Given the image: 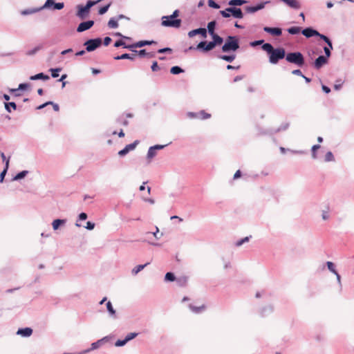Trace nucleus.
<instances>
[{
  "instance_id": "nucleus-34",
  "label": "nucleus",
  "mask_w": 354,
  "mask_h": 354,
  "mask_svg": "<svg viewBox=\"0 0 354 354\" xmlns=\"http://www.w3.org/2000/svg\"><path fill=\"white\" fill-rule=\"evenodd\" d=\"M42 48H43V46L41 44L38 45V46H35L34 48L26 51V55L28 56H32V55H35Z\"/></svg>"
},
{
  "instance_id": "nucleus-52",
  "label": "nucleus",
  "mask_w": 354,
  "mask_h": 354,
  "mask_svg": "<svg viewBox=\"0 0 354 354\" xmlns=\"http://www.w3.org/2000/svg\"><path fill=\"white\" fill-rule=\"evenodd\" d=\"M138 335V333H130L126 335L124 339H126L127 342H128L132 340L133 339H134L135 337H136Z\"/></svg>"
},
{
  "instance_id": "nucleus-41",
  "label": "nucleus",
  "mask_w": 354,
  "mask_h": 354,
  "mask_svg": "<svg viewBox=\"0 0 354 354\" xmlns=\"http://www.w3.org/2000/svg\"><path fill=\"white\" fill-rule=\"evenodd\" d=\"M149 264V263H147L144 265H138V266H136L131 271L132 274L134 275L137 274L139 272H140L142 270H143L145 268V267H146Z\"/></svg>"
},
{
  "instance_id": "nucleus-56",
  "label": "nucleus",
  "mask_w": 354,
  "mask_h": 354,
  "mask_svg": "<svg viewBox=\"0 0 354 354\" xmlns=\"http://www.w3.org/2000/svg\"><path fill=\"white\" fill-rule=\"evenodd\" d=\"M127 343V342L125 339H118L115 342V346H117V347H121V346H124Z\"/></svg>"
},
{
  "instance_id": "nucleus-22",
  "label": "nucleus",
  "mask_w": 354,
  "mask_h": 354,
  "mask_svg": "<svg viewBox=\"0 0 354 354\" xmlns=\"http://www.w3.org/2000/svg\"><path fill=\"white\" fill-rule=\"evenodd\" d=\"M136 58V54H129V53H124L121 55H118L114 57V59L115 60H120V59H130V60H134Z\"/></svg>"
},
{
  "instance_id": "nucleus-61",
  "label": "nucleus",
  "mask_w": 354,
  "mask_h": 354,
  "mask_svg": "<svg viewBox=\"0 0 354 354\" xmlns=\"http://www.w3.org/2000/svg\"><path fill=\"white\" fill-rule=\"evenodd\" d=\"M139 48L138 45V42H136L132 44H127L125 46V48L129 49L131 51L135 50L134 48Z\"/></svg>"
},
{
  "instance_id": "nucleus-40",
  "label": "nucleus",
  "mask_w": 354,
  "mask_h": 354,
  "mask_svg": "<svg viewBox=\"0 0 354 354\" xmlns=\"http://www.w3.org/2000/svg\"><path fill=\"white\" fill-rule=\"evenodd\" d=\"M118 21L115 17L111 18L108 22V26L110 28H117L118 27Z\"/></svg>"
},
{
  "instance_id": "nucleus-37",
  "label": "nucleus",
  "mask_w": 354,
  "mask_h": 354,
  "mask_svg": "<svg viewBox=\"0 0 354 354\" xmlns=\"http://www.w3.org/2000/svg\"><path fill=\"white\" fill-rule=\"evenodd\" d=\"M287 31L290 35H297V34H299L300 32H301V28L299 26H292V27L288 28L287 29Z\"/></svg>"
},
{
  "instance_id": "nucleus-29",
  "label": "nucleus",
  "mask_w": 354,
  "mask_h": 354,
  "mask_svg": "<svg viewBox=\"0 0 354 354\" xmlns=\"http://www.w3.org/2000/svg\"><path fill=\"white\" fill-rule=\"evenodd\" d=\"M216 21H212L207 24V31L209 35H212L215 33V28H216Z\"/></svg>"
},
{
  "instance_id": "nucleus-17",
  "label": "nucleus",
  "mask_w": 354,
  "mask_h": 354,
  "mask_svg": "<svg viewBox=\"0 0 354 354\" xmlns=\"http://www.w3.org/2000/svg\"><path fill=\"white\" fill-rule=\"evenodd\" d=\"M283 3H284L289 8L294 10H299L301 8V6L299 1L297 0H280Z\"/></svg>"
},
{
  "instance_id": "nucleus-53",
  "label": "nucleus",
  "mask_w": 354,
  "mask_h": 354,
  "mask_svg": "<svg viewBox=\"0 0 354 354\" xmlns=\"http://www.w3.org/2000/svg\"><path fill=\"white\" fill-rule=\"evenodd\" d=\"M102 0H97V1H92V0H88L87 1L85 6L87 7L90 10H91V8L95 6V4H97V3H99L100 1H101Z\"/></svg>"
},
{
  "instance_id": "nucleus-12",
  "label": "nucleus",
  "mask_w": 354,
  "mask_h": 354,
  "mask_svg": "<svg viewBox=\"0 0 354 354\" xmlns=\"http://www.w3.org/2000/svg\"><path fill=\"white\" fill-rule=\"evenodd\" d=\"M301 33L307 38L312 37H319L321 39V37L323 35V34L319 33L317 30L313 29L311 27H308L303 29L301 30Z\"/></svg>"
},
{
  "instance_id": "nucleus-4",
  "label": "nucleus",
  "mask_w": 354,
  "mask_h": 354,
  "mask_svg": "<svg viewBox=\"0 0 354 354\" xmlns=\"http://www.w3.org/2000/svg\"><path fill=\"white\" fill-rule=\"evenodd\" d=\"M220 14L224 18H228L231 15L236 19H242L243 13L241 8L236 7H228L224 10H221Z\"/></svg>"
},
{
  "instance_id": "nucleus-16",
  "label": "nucleus",
  "mask_w": 354,
  "mask_h": 354,
  "mask_svg": "<svg viewBox=\"0 0 354 354\" xmlns=\"http://www.w3.org/2000/svg\"><path fill=\"white\" fill-rule=\"evenodd\" d=\"M268 2L266 1V2H262V3H258L257 4L256 6H247L245 7V11L248 12V13H254L255 12H257L263 8H264L266 4Z\"/></svg>"
},
{
  "instance_id": "nucleus-42",
  "label": "nucleus",
  "mask_w": 354,
  "mask_h": 354,
  "mask_svg": "<svg viewBox=\"0 0 354 354\" xmlns=\"http://www.w3.org/2000/svg\"><path fill=\"white\" fill-rule=\"evenodd\" d=\"M183 69L181 68L180 66H172L170 69V72L171 73L174 74V75H178L181 73H183Z\"/></svg>"
},
{
  "instance_id": "nucleus-10",
  "label": "nucleus",
  "mask_w": 354,
  "mask_h": 354,
  "mask_svg": "<svg viewBox=\"0 0 354 354\" xmlns=\"http://www.w3.org/2000/svg\"><path fill=\"white\" fill-rule=\"evenodd\" d=\"M77 13L76 16L80 18V19H86L90 12V10L83 5H77Z\"/></svg>"
},
{
  "instance_id": "nucleus-27",
  "label": "nucleus",
  "mask_w": 354,
  "mask_h": 354,
  "mask_svg": "<svg viewBox=\"0 0 354 354\" xmlns=\"http://www.w3.org/2000/svg\"><path fill=\"white\" fill-rule=\"evenodd\" d=\"M189 308L192 312L198 314L204 310L206 308V306L205 305H202L201 306H195L193 304H190L189 305Z\"/></svg>"
},
{
  "instance_id": "nucleus-45",
  "label": "nucleus",
  "mask_w": 354,
  "mask_h": 354,
  "mask_svg": "<svg viewBox=\"0 0 354 354\" xmlns=\"http://www.w3.org/2000/svg\"><path fill=\"white\" fill-rule=\"evenodd\" d=\"M49 71L51 73V76L53 78H57L59 77V73L62 71V68H50Z\"/></svg>"
},
{
  "instance_id": "nucleus-7",
  "label": "nucleus",
  "mask_w": 354,
  "mask_h": 354,
  "mask_svg": "<svg viewBox=\"0 0 354 354\" xmlns=\"http://www.w3.org/2000/svg\"><path fill=\"white\" fill-rule=\"evenodd\" d=\"M64 7L63 2L56 3L55 0H46L45 3L41 6L42 10L44 9H52L60 10Z\"/></svg>"
},
{
  "instance_id": "nucleus-19",
  "label": "nucleus",
  "mask_w": 354,
  "mask_h": 354,
  "mask_svg": "<svg viewBox=\"0 0 354 354\" xmlns=\"http://www.w3.org/2000/svg\"><path fill=\"white\" fill-rule=\"evenodd\" d=\"M263 30L266 32H268L274 36H280L282 34L281 28H278V27L272 28V27L266 26L263 28Z\"/></svg>"
},
{
  "instance_id": "nucleus-51",
  "label": "nucleus",
  "mask_w": 354,
  "mask_h": 354,
  "mask_svg": "<svg viewBox=\"0 0 354 354\" xmlns=\"http://www.w3.org/2000/svg\"><path fill=\"white\" fill-rule=\"evenodd\" d=\"M110 6H111V3H109L107 5H105L104 6L101 7L98 10V14L100 15L105 14L108 11Z\"/></svg>"
},
{
  "instance_id": "nucleus-21",
  "label": "nucleus",
  "mask_w": 354,
  "mask_h": 354,
  "mask_svg": "<svg viewBox=\"0 0 354 354\" xmlns=\"http://www.w3.org/2000/svg\"><path fill=\"white\" fill-rule=\"evenodd\" d=\"M41 10H42L41 7L27 8V9L21 10V15H24V16L33 15L35 13L39 12Z\"/></svg>"
},
{
  "instance_id": "nucleus-24",
  "label": "nucleus",
  "mask_w": 354,
  "mask_h": 354,
  "mask_svg": "<svg viewBox=\"0 0 354 354\" xmlns=\"http://www.w3.org/2000/svg\"><path fill=\"white\" fill-rule=\"evenodd\" d=\"M107 311L109 313V316L113 319L117 317L115 310L113 308V305L111 301H108L106 304Z\"/></svg>"
},
{
  "instance_id": "nucleus-20",
  "label": "nucleus",
  "mask_w": 354,
  "mask_h": 354,
  "mask_svg": "<svg viewBox=\"0 0 354 354\" xmlns=\"http://www.w3.org/2000/svg\"><path fill=\"white\" fill-rule=\"evenodd\" d=\"M32 333V329L29 327L19 328L17 334L22 337H30Z\"/></svg>"
},
{
  "instance_id": "nucleus-44",
  "label": "nucleus",
  "mask_w": 354,
  "mask_h": 354,
  "mask_svg": "<svg viewBox=\"0 0 354 354\" xmlns=\"http://www.w3.org/2000/svg\"><path fill=\"white\" fill-rule=\"evenodd\" d=\"M165 280L167 281H174L176 280V277L173 272H168L165 276Z\"/></svg>"
},
{
  "instance_id": "nucleus-43",
  "label": "nucleus",
  "mask_w": 354,
  "mask_h": 354,
  "mask_svg": "<svg viewBox=\"0 0 354 354\" xmlns=\"http://www.w3.org/2000/svg\"><path fill=\"white\" fill-rule=\"evenodd\" d=\"M252 236H245L240 240H238L236 243H235V245L236 247H240L241 245H242L243 243H247L249 241L250 239L251 238Z\"/></svg>"
},
{
  "instance_id": "nucleus-28",
  "label": "nucleus",
  "mask_w": 354,
  "mask_h": 354,
  "mask_svg": "<svg viewBox=\"0 0 354 354\" xmlns=\"http://www.w3.org/2000/svg\"><path fill=\"white\" fill-rule=\"evenodd\" d=\"M10 158V157H9L8 159L6 161V165L4 167V169H3V171L0 174V183H3V182L4 178H5L6 175V174H7V171H8V168H9Z\"/></svg>"
},
{
  "instance_id": "nucleus-26",
  "label": "nucleus",
  "mask_w": 354,
  "mask_h": 354,
  "mask_svg": "<svg viewBox=\"0 0 354 354\" xmlns=\"http://www.w3.org/2000/svg\"><path fill=\"white\" fill-rule=\"evenodd\" d=\"M66 222L65 219H55L52 223V226L54 230H57L60 225H64Z\"/></svg>"
},
{
  "instance_id": "nucleus-5",
  "label": "nucleus",
  "mask_w": 354,
  "mask_h": 354,
  "mask_svg": "<svg viewBox=\"0 0 354 354\" xmlns=\"http://www.w3.org/2000/svg\"><path fill=\"white\" fill-rule=\"evenodd\" d=\"M102 40L100 37L95 39H89L84 43V46L86 47L87 52H92L101 46Z\"/></svg>"
},
{
  "instance_id": "nucleus-15",
  "label": "nucleus",
  "mask_w": 354,
  "mask_h": 354,
  "mask_svg": "<svg viewBox=\"0 0 354 354\" xmlns=\"http://www.w3.org/2000/svg\"><path fill=\"white\" fill-rule=\"evenodd\" d=\"M328 59L324 55H319L314 62V67L316 69L321 68L324 65L328 64Z\"/></svg>"
},
{
  "instance_id": "nucleus-35",
  "label": "nucleus",
  "mask_w": 354,
  "mask_h": 354,
  "mask_svg": "<svg viewBox=\"0 0 354 354\" xmlns=\"http://www.w3.org/2000/svg\"><path fill=\"white\" fill-rule=\"evenodd\" d=\"M11 108L13 109V110H16L17 109V104L15 102H5V109L8 112V113H11Z\"/></svg>"
},
{
  "instance_id": "nucleus-64",
  "label": "nucleus",
  "mask_w": 354,
  "mask_h": 354,
  "mask_svg": "<svg viewBox=\"0 0 354 354\" xmlns=\"http://www.w3.org/2000/svg\"><path fill=\"white\" fill-rule=\"evenodd\" d=\"M324 51L325 53L324 57H326L328 59V57H330L331 55V52L330 50V48L328 47L324 46Z\"/></svg>"
},
{
  "instance_id": "nucleus-8",
  "label": "nucleus",
  "mask_w": 354,
  "mask_h": 354,
  "mask_svg": "<svg viewBox=\"0 0 354 354\" xmlns=\"http://www.w3.org/2000/svg\"><path fill=\"white\" fill-rule=\"evenodd\" d=\"M216 46L213 41L209 42L207 41H201L198 44L196 48L204 53H207L213 50Z\"/></svg>"
},
{
  "instance_id": "nucleus-18",
  "label": "nucleus",
  "mask_w": 354,
  "mask_h": 354,
  "mask_svg": "<svg viewBox=\"0 0 354 354\" xmlns=\"http://www.w3.org/2000/svg\"><path fill=\"white\" fill-rule=\"evenodd\" d=\"M196 35H201L203 37H207V29L204 28H199L194 30H192L188 32V36L189 37H193Z\"/></svg>"
},
{
  "instance_id": "nucleus-1",
  "label": "nucleus",
  "mask_w": 354,
  "mask_h": 354,
  "mask_svg": "<svg viewBox=\"0 0 354 354\" xmlns=\"http://www.w3.org/2000/svg\"><path fill=\"white\" fill-rule=\"evenodd\" d=\"M239 47V39L236 36H228L222 46V51L224 53H228L230 51L234 52L237 50Z\"/></svg>"
},
{
  "instance_id": "nucleus-31",
  "label": "nucleus",
  "mask_w": 354,
  "mask_h": 354,
  "mask_svg": "<svg viewBox=\"0 0 354 354\" xmlns=\"http://www.w3.org/2000/svg\"><path fill=\"white\" fill-rule=\"evenodd\" d=\"M211 37L212 38V41H214V43L215 44L216 46H219V45L222 44V43L223 42V37H221V36H219L217 34H214V35H211Z\"/></svg>"
},
{
  "instance_id": "nucleus-62",
  "label": "nucleus",
  "mask_w": 354,
  "mask_h": 354,
  "mask_svg": "<svg viewBox=\"0 0 354 354\" xmlns=\"http://www.w3.org/2000/svg\"><path fill=\"white\" fill-rule=\"evenodd\" d=\"M342 84H343V82L342 81V80H337L336 81V84L334 85V88L335 90L338 91L342 88Z\"/></svg>"
},
{
  "instance_id": "nucleus-54",
  "label": "nucleus",
  "mask_w": 354,
  "mask_h": 354,
  "mask_svg": "<svg viewBox=\"0 0 354 354\" xmlns=\"http://www.w3.org/2000/svg\"><path fill=\"white\" fill-rule=\"evenodd\" d=\"M198 115L201 116V118L202 120L208 119L211 117V115L209 113H206L205 111H201L198 113Z\"/></svg>"
},
{
  "instance_id": "nucleus-63",
  "label": "nucleus",
  "mask_w": 354,
  "mask_h": 354,
  "mask_svg": "<svg viewBox=\"0 0 354 354\" xmlns=\"http://www.w3.org/2000/svg\"><path fill=\"white\" fill-rule=\"evenodd\" d=\"M151 68L152 71H153V72H156V71H158L160 70V66H158V62L156 61H154L152 63Z\"/></svg>"
},
{
  "instance_id": "nucleus-38",
  "label": "nucleus",
  "mask_w": 354,
  "mask_h": 354,
  "mask_svg": "<svg viewBox=\"0 0 354 354\" xmlns=\"http://www.w3.org/2000/svg\"><path fill=\"white\" fill-rule=\"evenodd\" d=\"M28 173V171L26 170L21 171L13 177L12 180H21L25 178Z\"/></svg>"
},
{
  "instance_id": "nucleus-14",
  "label": "nucleus",
  "mask_w": 354,
  "mask_h": 354,
  "mask_svg": "<svg viewBox=\"0 0 354 354\" xmlns=\"http://www.w3.org/2000/svg\"><path fill=\"white\" fill-rule=\"evenodd\" d=\"M139 141L135 140L133 143L129 144L124 147V149L118 151V155L120 156H124L127 155L130 151L133 150L136 146L138 145Z\"/></svg>"
},
{
  "instance_id": "nucleus-46",
  "label": "nucleus",
  "mask_w": 354,
  "mask_h": 354,
  "mask_svg": "<svg viewBox=\"0 0 354 354\" xmlns=\"http://www.w3.org/2000/svg\"><path fill=\"white\" fill-rule=\"evenodd\" d=\"M321 39H322L323 41H324L329 48H330V50L333 49V44H332V41L326 35H323L322 37H321Z\"/></svg>"
},
{
  "instance_id": "nucleus-36",
  "label": "nucleus",
  "mask_w": 354,
  "mask_h": 354,
  "mask_svg": "<svg viewBox=\"0 0 354 354\" xmlns=\"http://www.w3.org/2000/svg\"><path fill=\"white\" fill-rule=\"evenodd\" d=\"M177 284L180 287H184L187 283V277L185 276L176 279Z\"/></svg>"
},
{
  "instance_id": "nucleus-3",
  "label": "nucleus",
  "mask_w": 354,
  "mask_h": 354,
  "mask_svg": "<svg viewBox=\"0 0 354 354\" xmlns=\"http://www.w3.org/2000/svg\"><path fill=\"white\" fill-rule=\"evenodd\" d=\"M286 50L283 48H274L268 55L269 62L272 64H277L279 60L286 58Z\"/></svg>"
},
{
  "instance_id": "nucleus-57",
  "label": "nucleus",
  "mask_w": 354,
  "mask_h": 354,
  "mask_svg": "<svg viewBox=\"0 0 354 354\" xmlns=\"http://www.w3.org/2000/svg\"><path fill=\"white\" fill-rule=\"evenodd\" d=\"M158 53H171L172 49L169 47H165V48L158 49Z\"/></svg>"
},
{
  "instance_id": "nucleus-23",
  "label": "nucleus",
  "mask_w": 354,
  "mask_h": 354,
  "mask_svg": "<svg viewBox=\"0 0 354 354\" xmlns=\"http://www.w3.org/2000/svg\"><path fill=\"white\" fill-rule=\"evenodd\" d=\"M274 308L271 305H268L267 306L263 307L260 310V314L262 317H266L273 312Z\"/></svg>"
},
{
  "instance_id": "nucleus-13",
  "label": "nucleus",
  "mask_w": 354,
  "mask_h": 354,
  "mask_svg": "<svg viewBox=\"0 0 354 354\" xmlns=\"http://www.w3.org/2000/svg\"><path fill=\"white\" fill-rule=\"evenodd\" d=\"M93 25H94L93 20H88L86 21H82L78 25V26L77 28V32H82L84 31L89 30L91 28L93 27Z\"/></svg>"
},
{
  "instance_id": "nucleus-2",
  "label": "nucleus",
  "mask_w": 354,
  "mask_h": 354,
  "mask_svg": "<svg viewBox=\"0 0 354 354\" xmlns=\"http://www.w3.org/2000/svg\"><path fill=\"white\" fill-rule=\"evenodd\" d=\"M286 59L288 62L294 64L299 67H302L305 64L304 57L300 52H291L286 54Z\"/></svg>"
},
{
  "instance_id": "nucleus-6",
  "label": "nucleus",
  "mask_w": 354,
  "mask_h": 354,
  "mask_svg": "<svg viewBox=\"0 0 354 354\" xmlns=\"http://www.w3.org/2000/svg\"><path fill=\"white\" fill-rule=\"evenodd\" d=\"M181 25V19L169 18V16L162 17V26L165 27L179 28Z\"/></svg>"
},
{
  "instance_id": "nucleus-58",
  "label": "nucleus",
  "mask_w": 354,
  "mask_h": 354,
  "mask_svg": "<svg viewBox=\"0 0 354 354\" xmlns=\"http://www.w3.org/2000/svg\"><path fill=\"white\" fill-rule=\"evenodd\" d=\"M133 52L136 55H138L140 57L147 56V51L145 49H141L140 50H133Z\"/></svg>"
},
{
  "instance_id": "nucleus-32",
  "label": "nucleus",
  "mask_w": 354,
  "mask_h": 354,
  "mask_svg": "<svg viewBox=\"0 0 354 354\" xmlns=\"http://www.w3.org/2000/svg\"><path fill=\"white\" fill-rule=\"evenodd\" d=\"M138 42V47L139 48H142L143 46H148V45H151V44H156L157 42L156 41H153V40H141V41H137Z\"/></svg>"
},
{
  "instance_id": "nucleus-49",
  "label": "nucleus",
  "mask_w": 354,
  "mask_h": 354,
  "mask_svg": "<svg viewBox=\"0 0 354 354\" xmlns=\"http://www.w3.org/2000/svg\"><path fill=\"white\" fill-rule=\"evenodd\" d=\"M325 162L335 161V157L331 151H328L325 155Z\"/></svg>"
},
{
  "instance_id": "nucleus-48",
  "label": "nucleus",
  "mask_w": 354,
  "mask_h": 354,
  "mask_svg": "<svg viewBox=\"0 0 354 354\" xmlns=\"http://www.w3.org/2000/svg\"><path fill=\"white\" fill-rule=\"evenodd\" d=\"M28 86H29V84L28 83H21V84H19L17 89L12 88V89H10V92H16L18 90H25V89L28 88Z\"/></svg>"
},
{
  "instance_id": "nucleus-60",
  "label": "nucleus",
  "mask_w": 354,
  "mask_h": 354,
  "mask_svg": "<svg viewBox=\"0 0 354 354\" xmlns=\"http://www.w3.org/2000/svg\"><path fill=\"white\" fill-rule=\"evenodd\" d=\"M255 297L257 298H260V297H266V298H268V295L267 294V292L264 290H262L261 292H257L255 295Z\"/></svg>"
},
{
  "instance_id": "nucleus-47",
  "label": "nucleus",
  "mask_w": 354,
  "mask_h": 354,
  "mask_svg": "<svg viewBox=\"0 0 354 354\" xmlns=\"http://www.w3.org/2000/svg\"><path fill=\"white\" fill-rule=\"evenodd\" d=\"M289 125H290L289 122L283 123L279 128L275 129L274 131V133H278V132H279L281 131H285V130H286L289 127Z\"/></svg>"
},
{
  "instance_id": "nucleus-59",
  "label": "nucleus",
  "mask_w": 354,
  "mask_h": 354,
  "mask_svg": "<svg viewBox=\"0 0 354 354\" xmlns=\"http://www.w3.org/2000/svg\"><path fill=\"white\" fill-rule=\"evenodd\" d=\"M126 45H127L126 43L121 39L118 40L114 43V46L116 48L122 46L124 48H125Z\"/></svg>"
},
{
  "instance_id": "nucleus-55",
  "label": "nucleus",
  "mask_w": 354,
  "mask_h": 354,
  "mask_svg": "<svg viewBox=\"0 0 354 354\" xmlns=\"http://www.w3.org/2000/svg\"><path fill=\"white\" fill-rule=\"evenodd\" d=\"M208 6L210 8H215V9H218L220 8V6L216 2H215L214 0H209Z\"/></svg>"
},
{
  "instance_id": "nucleus-33",
  "label": "nucleus",
  "mask_w": 354,
  "mask_h": 354,
  "mask_svg": "<svg viewBox=\"0 0 354 354\" xmlns=\"http://www.w3.org/2000/svg\"><path fill=\"white\" fill-rule=\"evenodd\" d=\"M261 48L269 55L274 48L271 44L263 42Z\"/></svg>"
},
{
  "instance_id": "nucleus-11",
  "label": "nucleus",
  "mask_w": 354,
  "mask_h": 354,
  "mask_svg": "<svg viewBox=\"0 0 354 354\" xmlns=\"http://www.w3.org/2000/svg\"><path fill=\"white\" fill-rule=\"evenodd\" d=\"M165 147L166 145H156L150 147L147 151V158L151 160L153 158H154L156 156L157 150L163 149Z\"/></svg>"
},
{
  "instance_id": "nucleus-30",
  "label": "nucleus",
  "mask_w": 354,
  "mask_h": 354,
  "mask_svg": "<svg viewBox=\"0 0 354 354\" xmlns=\"http://www.w3.org/2000/svg\"><path fill=\"white\" fill-rule=\"evenodd\" d=\"M218 57L219 59L225 60L227 62H232L235 59L236 55H220L218 56Z\"/></svg>"
},
{
  "instance_id": "nucleus-9",
  "label": "nucleus",
  "mask_w": 354,
  "mask_h": 354,
  "mask_svg": "<svg viewBox=\"0 0 354 354\" xmlns=\"http://www.w3.org/2000/svg\"><path fill=\"white\" fill-rule=\"evenodd\" d=\"M109 340V337L108 336L104 337L103 338L96 341L95 342H93L91 344V346L90 348L86 349L84 351V353H88L91 351L95 350L101 347L103 344L108 342Z\"/></svg>"
},
{
  "instance_id": "nucleus-50",
  "label": "nucleus",
  "mask_w": 354,
  "mask_h": 354,
  "mask_svg": "<svg viewBox=\"0 0 354 354\" xmlns=\"http://www.w3.org/2000/svg\"><path fill=\"white\" fill-rule=\"evenodd\" d=\"M326 266L328 269L333 272V274L336 273L337 271L335 270V264L331 261L326 262Z\"/></svg>"
},
{
  "instance_id": "nucleus-39",
  "label": "nucleus",
  "mask_w": 354,
  "mask_h": 354,
  "mask_svg": "<svg viewBox=\"0 0 354 354\" xmlns=\"http://www.w3.org/2000/svg\"><path fill=\"white\" fill-rule=\"evenodd\" d=\"M246 3L245 0H230L228 4L232 7L242 6Z\"/></svg>"
},
{
  "instance_id": "nucleus-25",
  "label": "nucleus",
  "mask_w": 354,
  "mask_h": 354,
  "mask_svg": "<svg viewBox=\"0 0 354 354\" xmlns=\"http://www.w3.org/2000/svg\"><path fill=\"white\" fill-rule=\"evenodd\" d=\"M50 79V77L44 73H39L35 75H32L30 77V80H48Z\"/></svg>"
}]
</instances>
